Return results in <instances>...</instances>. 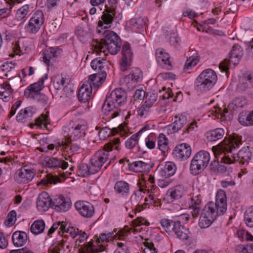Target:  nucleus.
<instances>
[{"label":"nucleus","instance_id":"obj_53","mask_svg":"<svg viewBox=\"0 0 253 253\" xmlns=\"http://www.w3.org/2000/svg\"><path fill=\"white\" fill-rule=\"evenodd\" d=\"M29 6L28 4L24 5L19 8L16 12V17L18 20H22L23 19L29 12Z\"/></svg>","mask_w":253,"mask_h":253},{"label":"nucleus","instance_id":"obj_26","mask_svg":"<svg viewBox=\"0 0 253 253\" xmlns=\"http://www.w3.org/2000/svg\"><path fill=\"white\" fill-rule=\"evenodd\" d=\"M92 92L91 84H84L78 91V97L81 102H85L88 100Z\"/></svg>","mask_w":253,"mask_h":253},{"label":"nucleus","instance_id":"obj_61","mask_svg":"<svg viewBox=\"0 0 253 253\" xmlns=\"http://www.w3.org/2000/svg\"><path fill=\"white\" fill-rule=\"evenodd\" d=\"M118 248L114 253H129L127 246L123 242H117Z\"/></svg>","mask_w":253,"mask_h":253},{"label":"nucleus","instance_id":"obj_59","mask_svg":"<svg viewBox=\"0 0 253 253\" xmlns=\"http://www.w3.org/2000/svg\"><path fill=\"white\" fill-rule=\"evenodd\" d=\"M56 177L54 176H51L48 179H42L40 183L42 185H46L48 183H54L56 184L57 182H61L62 180L60 178L58 177L57 175H55Z\"/></svg>","mask_w":253,"mask_h":253},{"label":"nucleus","instance_id":"obj_14","mask_svg":"<svg viewBox=\"0 0 253 253\" xmlns=\"http://www.w3.org/2000/svg\"><path fill=\"white\" fill-rule=\"evenodd\" d=\"M187 123V118L183 114H178L174 116L173 122L165 128L169 134H173L178 132Z\"/></svg>","mask_w":253,"mask_h":253},{"label":"nucleus","instance_id":"obj_56","mask_svg":"<svg viewBox=\"0 0 253 253\" xmlns=\"http://www.w3.org/2000/svg\"><path fill=\"white\" fill-rule=\"evenodd\" d=\"M35 121L37 126H40L43 125L45 127H46L47 125L49 123L48 116L46 114H42L35 120Z\"/></svg>","mask_w":253,"mask_h":253},{"label":"nucleus","instance_id":"obj_29","mask_svg":"<svg viewBox=\"0 0 253 253\" xmlns=\"http://www.w3.org/2000/svg\"><path fill=\"white\" fill-rule=\"evenodd\" d=\"M206 214V216L215 220L219 214V211L216 208L215 204L213 202H209L204 207L202 211V214Z\"/></svg>","mask_w":253,"mask_h":253},{"label":"nucleus","instance_id":"obj_12","mask_svg":"<svg viewBox=\"0 0 253 253\" xmlns=\"http://www.w3.org/2000/svg\"><path fill=\"white\" fill-rule=\"evenodd\" d=\"M36 174L35 170L28 166H24L16 170L14 178L18 183H28L32 181Z\"/></svg>","mask_w":253,"mask_h":253},{"label":"nucleus","instance_id":"obj_33","mask_svg":"<svg viewBox=\"0 0 253 253\" xmlns=\"http://www.w3.org/2000/svg\"><path fill=\"white\" fill-rule=\"evenodd\" d=\"M173 233L176 235L177 238L182 241L187 240L190 235L189 229L182 225L180 221L175 227Z\"/></svg>","mask_w":253,"mask_h":253},{"label":"nucleus","instance_id":"obj_9","mask_svg":"<svg viewBox=\"0 0 253 253\" xmlns=\"http://www.w3.org/2000/svg\"><path fill=\"white\" fill-rule=\"evenodd\" d=\"M44 21V15L41 10L37 11L30 18L29 22L25 27L26 32L30 34L37 33Z\"/></svg>","mask_w":253,"mask_h":253},{"label":"nucleus","instance_id":"obj_23","mask_svg":"<svg viewBox=\"0 0 253 253\" xmlns=\"http://www.w3.org/2000/svg\"><path fill=\"white\" fill-rule=\"evenodd\" d=\"M227 200L225 192L222 190H218L216 195L214 204L219 211V214H223L227 210Z\"/></svg>","mask_w":253,"mask_h":253},{"label":"nucleus","instance_id":"obj_19","mask_svg":"<svg viewBox=\"0 0 253 253\" xmlns=\"http://www.w3.org/2000/svg\"><path fill=\"white\" fill-rule=\"evenodd\" d=\"M122 53L121 69L122 71H125L127 70L131 65L132 60L133 53L128 43H126L123 45Z\"/></svg>","mask_w":253,"mask_h":253},{"label":"nucleus","instance_id":"obj_30","mask_svg":"<svg viewBox=\"0 0 253 253\" xmlns=\"http://www.w3.org/2000/svg\"><path fill=\"white\" fill-rule=\"evenodd\" d=\"M12 240L15 247H22L28 241L27 235L25 232L17 231L12 234Z\"/></svg>","mask_w":253,"mask_h":253},{"label":"nucleus","instance_id":"obj_25","mask_svg":"<svg viewBox=\"0 0 253 253\" xmlns=\"http://www.w3.org/2000/svg\"><path fill=\"white\" fill-rule=\"evenodd\" d=\"M115 192L121 197H127L130 192V185L126 181L119 180L114 186Z\"/></svg>","mask_w":253,"mask_h":253},{"label":"nucleus","instance_id":"obj_42","mask_svg":"<svg viewBox=\"0 0 253 253\" xmlns=\"http://www.w3.org/2000/svg\"><path fill=\"white\" fill-rule=\"evenodd\" d=\"M158 148L163 153L165 154L169 149L168 139L163 133H160L158 138Z\"/></svg>","mask_w":253,"mask_h":253},{"label":"nucleus","instance_id":"obj_15","mask_svg":"<svg viewBox=\"0 0 253 253\" xmlns=\"http://www.w3.org/2000/svg\"><path fill=\"white\" fill-rule=\"evenodd\" d=\"M144 194L140 188L134 191L130 197V202L131 204L135 205V211L138 212L146 208V202L148 200L147 198H144Z\"/></svg>","mask_w":253,"mask_h":253},{"label":"nucleus","instance_id":"obj_48","mask_svg":"<svg viewBox=\"0 0 253 253\" xmlns=\"http://www.w3.org/2000/svg\"><path fill=\"white\" fill-rule=\"evenodd\" d=\"M199 62V59L197 56H191L189 57L185 63L183 70L188 71L195 67Z\"/></svg>","mask_w":253,"mask_h":253},{"label":"nucleus","instance_id":"obj_8","mask_svg":"<svg viewBox=\"0 0 253 253\" xmlns=\"http://www.w3.org/2000/svg\"><path fill=\"white\" fill-rule=\"evenodd\" d=\"M101 19L98 21L97 28V30L99 33L102 32L101 30L107 29L111 27V25L115 16L116 7L109 6L108 4H106Z\"/></svg>","mask_w":253,"mask_h":253},{"label":"nucleus","instance_id":"obj_31","mask_svg":"<svg viewBox=\"0 0 253 253\" xmlns=\"http://www.w3.org/2000/svg\"><path fill=\"white\" fill-rule=\"evenodd\" d=\"M186 192V189L183 186L178 185L170 188L168 191V194L171 199L177 200L184 195Z\"/></svg>","mask_w":253,"mask_h":253},{"label":"nucleus","instance_id":"obj_6","mask_svg":"<svg viewBox=\"0 0 253 253\" xmlns=\"http://www.w3.org/2000/svg\"><path fill=\"white\" fill-rule=\"evenodd\" d=\"M217 77L215 71L211 69L204 70L195 81L196 89L200 92L210 90L216 84Z\"/></svg>","mask_w":253,"mask_h":253},{"label":"nucleus","instance_id":"obj_63","mask_svg":"<svg viewBox=\"0 0 253 253\" xmlns=\"http://www.w3.org/2000/svg\"><path fill=\"white\" fill-rule=\"evenodd\" d=\"M66 79L64 78H57L53 81V85L57 90L61 89L65 84Z\"/></svg>","mask_w":253,"mask_h":253},{"label":"nucleus","instance_id":"obj_2","mask_svg":"<svg viewBox=\"0 0 253 253\" xmlns=\"http://www.w3.org/2000/svg\"><path fill=\"white\" fill-rule=\"evenodd\" d=\"M120 149L119 138L110 140L104 145V148L98 150L92 156L90 162L93 165L97 172L104 165H105L104 169H106L107 167L116 160V154L113 152V151L114 150L119 151Z\"/></svg>","mask_w":253,"mask_h":253},{"label":"nucleus","instance_id":"obj_3","mask_svg":"<svg viewBox=\"0 0 253 253\" xmlns=\"http://www.w3.org/2000/svg\"><path fill=\"white\" fill-rule=\"evenodd\" d=\"M126 93L124 90L122 88L115 89L107 96L102 106V111L111 118L118 116L121 108L126 104Z\"/></svg>","mask_w":253,"mask_h":253},{"label":"nucleus","instance_id":"obj_62","mask_svg":"<svg viewBox=\"0 0 253 253\" xmlns=\"http://www.w3.org/2000/svg\"><path fill=\"white\" fill-rule=\"evenodd\" d=\"M34 100H36L38 102L43 106L46 105L48 102V98L47 96L43 94H42L41 93L39 94L38 96H37Z\"/></svg>","mask_w":253,"mask_h":253},{"label":"nucleus","instance_id":"obj_36","mask_svg":"<svg viewBox=\"0 0 253 253\" xmlns=\"http://www.w3.org/2000/svg\"><path fill=\"white\" fill-rule=\"evenodd\" d=\"M224 130L223 128H217L210 130L206 132V136L210 141H215L223 137L224 135Z\"/></svg>","mask_w":253,"mask_h":253},{"label":"nucleus","instance_id":"obj_41","mask_svg":"<svg viewBox=\"0 0 253 253\" xmlns=\"http://www.w3.org/2000/svg\"><path fill=\"white\" fill-rule=\"evenodd\" d=\"M142 76V73L141 70L138 68H135L129 75L126 76L125 81L126 82L127 80L131 79L132 83H138Z\"/></svg>","mask_w":253,"mask_h":253},{"label":"nucleus","instance_id":"obj_27","mask_svg":"<svg viewBox=\"0 0 253 253\" xmlns=\"http://www.w3.org/2000/svg\"><path fill=\"white\" fill-rule=\"evenodd\" d=\"M108 62L104 58L100 57L94 59L90 63L92 69L96 71L97 73H103L106 72L107 68Z\"/></svg>","mask_w":253,"mask_h":253},{"label":"nucleus","instance_id":"obj_35","mask_svg":"<svg viewBox=\"0 0 253 253\" xmlns=\"http://www.w3.org/2000/svg\"><path fill=\"white\" fill-rule=\"evenodd\" d=\"M106 73H96L90 75L89 77L90 82L88 84H91L95 86H100L106 78Z\"/></svg>","mask_w":253,"mask_h":253},{"label":"nucleus","instance_id":"obj_43","mask_svg":"<svg viewBox=\"0 0 253 253\" xmlns=\"http://www.w3.org/2000/svg\"><path fill=\"white\" fill-rule=\"evenodd\" d=\"M45 228V223L43 220L35 221L31 225V232L35 235L43 232Z\"/></svg>","mask_w":253,"mask_h":253},{"label":"nucleus","instance_id":"obj_60","mask_svg":"<svg viewBox=\"0 0 253 253\" xmlns=\"http://www.w3.org/2000/svg\"><path fill=\"white\" fill-rule=\"evenodd\" d=\"M132 225L133 227L139 226L142 225L149 226L150 223L146 219L142 217H138L133 221Z\"/></svg>","mask_w":253,"mask_h":253},{"label":"nucleus","instance_id":"obj_49","mask_svg":"<svg viewBox=\"0 0 253 253\" xmlns=\"http://www.w3.org/2000/svg\"><path fill=\"white\" fill-rule=\"evenodd\" d=\"M244 221L248 226L253 227V206L249 207L246 211L244 214Z\"/></svg>","mask_w":253,"mask_h":253},{"label":"nucleus","instance_id":"obj_21","mask_svg":"<svg viewBox=\"0 0 253 253\" xmlns=\"http://www.w3.org/2000/svg\"><path fill=\"white\" fill-rule=\"evenodd\" d=\"M52 200L48 193L42 192L39 195L37 200V208L40 211H46L52 208Z\"/></svg>","mask_w":253,"mask_h":253},{"label":"nucleus","instance_id":"obj_40","mask_svg":"<svg viewBox=\"0 0 253 253\" xmlns=\"http://www.w3.org/2000/svg\"><path fill=\"white\" fill-rule=\"evenodd\" d=\"M32 107H27L24 110H21L16 116L18 121L25 122L29 120L34 114Z\"/></svg>","mask_w":253,"mask_h":253},{"label":"nucleus","instance_id":"obj_16","mask_svg":"<svg viewBox=\"0 0 253 253\" xmlns=\"http://www.w3.org/2000/svg\"><path fill=\"white\" fill-rule=\"evenodd\" d=\"M74 206L79 214L84 218H90L94 214V207L88 202L78 201L75 203Z\"/></svg>","mask_w":253,"mask_h":253},{"label":"nucleus","instance_id":"obj_10","mask_svg":"<svg viewBox=\"0 0 253 253\" xmlns=\"http://www.w3.org/2000/svg\"><path fill=\"white\" fill-rule=\"evenodd\" d=\"M242 55L240 48L238 45H233L229 54V58L225 59L220 63L219 68L223 71L227 72L229 69L230 65L233 64L236 66L239 64Z\"/></svg>","mask_w":253,"mask_h":253},{"label":"nucleus","instance_id":"obj_5","mask_svg":"<svg viewBox=\"0 0 253 253\" xmlns=\"http://www.w3.org/2000/svg\"><path fill=\"white\" fill-rule=\"evenodd\" d=\"M104 40L100 42H96L92 46L94 51L99 54V52L105 53L106 51L111 54H117L121 49V39L118 35L113 31L104 32Z\"/></svg>","mask_w":253,"mask_h":253},{"label":"nucleus","instance_id":"obj_52","mask_svg":"<svg viewBox=\"0 0 253 253\" xmlns=\"http://www.w3.org/2000/svg\"><path fill=\"white\" fill-rule=\"evenodd\" d=\"M190 206L191 207H202V196L200 194L193 193L192 194Z\"/></svg>","mask_w":253,"mask_h":253},{"label":"nucleus","instance_id":"obj_47","mask_svg":"<svg viewBox=\"0 0 253 253\" xmlns=\"http://www.w3.org/2000/svg\"><path fill=\"white\" fill-rule=\"evenodd\" d=\"M239 122L242 126H253V120H252L250 112L247 115L243 113H240L239 116Z\"/></svg>","mask_w":253,"mask_h":253},{"label":"nucleus","instance_id":"obj_50","mask_svg":"<svg viewBox=\"0 0 253 253\" xmlns=\"http://www.w3.org/2000/svg\"><path fill=\"white\" fill-rule=\"evenodd\" d=\"M157 191V188H154L153 185H152L151 189H148V193H149L148 197L151 204L158 206L161 204V201L158 198V196L156 194Z\"/></svg>","mask_w":253,"mask_h":253},{"label":"nucleus","instance_id":"obj_28","mask_svg":"<svg viewBox=\"0 0 253 253\" xmlns=\"http://www.w3.org/2000/svg\"><path fill=\"white\" fill-rule=\"evenodd\" d=\"M150 125L146 124L145 126H143L136 133L132 135L131 137L128 138L126 142V147L127 149L133 148L138 142V137L143 132L149 130L150 128Z\"/></svg>","mask_w":253,"mask_h":253},{"label":"nucleus","instance_id":"obj_37","mask_svg":"<svg viewBox=\"0 0 253 253\" xmlns=\"http://www.w3.org/2000/svg\"><path fill=\"white\" fill-rule=\"evenodd\" d=\"M12 92L11 86L7 82L0 84V99L4 101H8Z\"/></svg>","mask_w":253,"mask_h":253},{"label":"nucleus","instance_id":"obj_39","mask_svg":"<svg viewBox=\"0 0 253 253\" xmlns=\"http://www.w3.org/2000/svg\"><path fill=\"white\" fill-rule=\"evenodd\" d=\"M147 19L143 17H137L131 19L129 24L133 30L143 29L146 24Z\"/></svg>","mask_w":253,"mask_h":253},{"label":"nucleus","instance_id":"obj_58","mask_svg":"<svg viewBox=\"0 0 253 253\" xmlns=\"http://www.w3.org/2000/svg\"><path fill=\"white\" fill-rule=\"evenodd\" d=\"M150 107L144 103L137 110L138 115L142 118L145 117L150 112Z\"/></svg>","mask_w":253,"mask_h":253},{"label":"nucleus","instance_id":"obj_20","mask_svg":"<svg viewBox=\"0 0 253 253\" xmlns=\"http://www.w3.org/2000/svg\"><path fill=\"white\" fill-rule=\"evenodd\" d=\"M253 74L248 73H244L240 76L237 86V91L243 93L251 89L253 86Z\"/></svg>","mask_w":253,"mask_h":253},{"label":"nucleus","instance_id":"obj_17","mask_svg":"<svg viewBox=\"0 0 253 253\" xmlns=\"http://www.w3.org/2000/svg\"><path fill=\"white\" fill-rule=\"evenodd\" d=\"M156 59L159 65L166 70H171L173 67L169 55L163 48L156 50Z\"/></svg>","mask_w":253,"mask_h":253},{"label":"nucleus","instance_id":"obj_1","mask_svg":"<svg viewBox=\"0 0 253 253\" xmlns=\"http://www.w3.org/2000/svg\"><path fill=\"white\" fill-rule=\"evenodd\" d=\"M241 137L237 135L225 138L219 147L218 152L223 156L221 158L225 164H230L235 161L241 165H247L252 157V154L249 147L242 148L238 153L237 156L232 154V151L238 148L241 144Z\"/></svg>","mask_w":253,"mask_h":253},{"label":"nucleus","instance_id":"obj_55","mask_svg":"<svg viewBox=\"0 0 253 253\" xmlns=\"http://www.w3.org/2000/svg\"><path fill=\"white\" fill-rule=\"evenodd\" d=\"M66 242L64 240L59 241L56 245L52 246L49 250L50 253H60V250L66 245L69 248V245H66Z\"/></svg>","mask_w":253,"mask_h":253},{"label":"nucleus","instance_id":"obj_46","mask_svg":"<svg viewBox=\"0 0 253 253\" xmlns=\"http://www.w3.org/2000/svg\"><path fill=\"white\" fill-rule=\"evenodd\" d=\"M65 139L66 149H69L71 152H76L81 149L80 141H72L67 138H65Z\"/></svg>","mask_w":253,"mask_h":253},{"label":"nucleus","instance_id":"obj_11","mask_svg":"<svg viewBox=\"0 0 253 253\" xmlns=\"http://www.w3.org/2000/svg\"><path fill=\"white\" fill-rule=\"evenodd\" d=\"M131 228H129L128 227H125L124 229L119 230L117 232V229L114 230L113 232H110L108 233L101 234L99 236V238H97L96 242L97 243H107L110 240L113 239L124 240L127 236V234L129 233Z\"/></svg>","mask_w":253,"mask_h":253},{"label":"nucleus","instance_id":"obj_44","mask_svg":"<svg viewBox=\"0 0 253 253\" xmlns=\"http://www.w3.org/2000/svg\"><path fill=\"white\" fill-rule=\"evenodd\" d=\"M56 56V49L54 48H50L46 49L42 53L43 61L47 66H49L50 60Z\"/></svg>","mask_w":253,"mask_h":253},{"label":"nucleus","instance_id":"obj_38","mask_svg":"<svg viewBox=\"0 0 253 253\" xmlns=\"http://www.w3.org/2000/svg\"><path fill=\"white\" fill-rule=\"evenodd\" d=\"M179 221H174L170 219L163 218L160 220V224L164 230L169 234L173 233L175 227Z\"/></svg>","mask_w":253,"mask_h":253},{"label":"nucleus","instance_id":"obj_24","mask_svg":"<svg viewBox=\"0 0 253 253\" xmlns=\"http://www.w3.org/2000/svg\"><path fill=\"white\" fill-rule=\"evenodd\" d=\"M45 165L48 168L53 169H65L67 168L68 164L63 159L52 157L45 159Z\"/></svg>","mask_w":253,"mask_h":253},{"label":"nucleus","instance_id":"obj_54","mask_svg":"<svg viewBox=\"0 0 253 253\" xmlns=\"http://www.w3.org/2000/svg\"><path fill=\"white\" fill-rule=\"evenodd\" d=\"M158 94L156 93H152L150 94H148L146 96V100L144 103L151 108L156 102Z\"/></svg>","mask_w":253,"mask_h":253},{"label":"nucleus","instance_id":"obj_18","mask_svg":"<svg viewBox=\"0 0 253 253\" xmlns=\"http://www.w3.org/2000/svg\"><path fill=\"white\" fill-rule=\"evenodd\" d=\"M71 200L62 195L55 197L52 200V208L58 212H66L71 208Z\"/></svg>","mask_w":253,"mask_h":253},{"label":"nucleus","instance_id":"obj_45","mask_svg":"<svg viewBox=\"0 0 253 253\" xmlns=\"http://www.w3.org/2000/svg\"><path fill=\"white\" fill-rule=\"evenodd\" d=\"M228 111L227 109L222 110L221 108L214 107L213 109L211 111L209 116L211 115L214 116L215 118L220 119L221 121H225L227 120L225 113H227Z\"/></svg>","mask_w":253,"mask_h":253},{"label":"nucleus","instance_id":"obj_51","mask_svg":"<svg viewBox=\"0 0 253 253\" xmlns=\"http://www.w3.org/2000/svg\"><path fill=\"white\" fill-rule=\"evenodd\" d=\"M206 214L203 215L201 214V215L199 219V226L201 228H206L209 227L211 223L214 221V219L209 218L208 217L206 216Z\"/></svg>","mask_w":253,"mask_h":253},{"label":"nucleus","instance_id":"obj_7","mask_svg":"<svg viewBox=\"0 0 253 253\" xmlns=\"http://www.w3.org/2000/svg\"><path fill=\"white\" fill-rule=\"evenodd\" d=\"M210 159V155L208 152L203 150L197 152L191 162V173L194 175L201 173L208 166Z\"/></svg>","mask_w":253,"mask_h":253},{"label":"nucleus","instance_id":"obj_22","mask_svg":"<svg viewBox=\"0 0 253 253\" xmlns=\"http://www.w3.org/2000/svg\"><path fill=\"white\" fill-rule=\"evenodd\" d=\"M172 154L179 161L185 160L191 154V147L186 143L181 144L175 147Z\"/></svg>","mask_w":253,"mask_h":253},{"label":"nucleus","instance_id":"obj_64","mask_svg":"<svg viewBox=\"0 0 253 253\" xmlns=\"http://www.w3.org/2000/svg\"><path fill=\"white\" fill-rule=\"evenodd\" d=\"M238 248L242 250L243 253H253V243L248 244L246 247L240 245Z\"/></svg>","mask_w":253,"mask_h":253},{"label":"nucleus","instance_id":"obj_34","mask_svg":"<svg viewBox=\"0 0 253 253\" xmlns=\"http://www.w3.org/2000/svg\"><path fill=\"white\" fill-rule=\"evenodd\" d=\"M97 172L92 164L88 165L86 164H81L79 166L78 175L83 177L89 176Z\"/></svg>","mask_w":253,"mask_h":253},{"label":"nucleus","instance_id":"obj_32","mask_svg":"<svg viewBox=\"0 0 253 253\" xmlns=\"http://www.w3.org/2000/svg\"><path fill=\"white\" fill-rule=\"evenodd\" d=\"M176 170V167L174 163L167 162L164 168L160 170L159 173L163 178H167L172 176L175 173Z\"/></svg>","mask_w":253,"mask_h":253},{"label":"nucleus","instance_id":"obj_13","mask_svg":"<svg viewBox=\"0 0 253 253\" xmlns=\"http://www.w3.org/2000/svg\"><path fill=\"white\" fill-rule=\"evenodd\" d=\"M47 78V75L41 78L40 80L29 85L24 91V96L27 98L34 99L40 94V91L43 88V83L45 79Z\"/></svg>","mask_w":253,"mask_h":253},{"label":"nucleus","instance_id":"obj_4","mask_svg":"<svg viewBox=\"0 0 253 253\" xmlns=\"http://www.w3.org/2000/svg\"><path fill=\"white\" fill-rule=\"evenodd\" d=\"M87 122L82 118H74L63 127L65 138L72 141H80L84 137L87 130Z\"/></svg>","mask_w":253,"mask_h":253},{"label":"nucleus","instance_id":"obj_57","mask_svg":"<svg viewBox=\"0 0 253 253\" xmlns=\"http://www.w3.org/2000/svg\"><path fill=\"white\" fill-rule=\"evenodd\" d=\"M16 212L12 210L8 214L5 220L6 224L8 226H12L15 222L16 219Z\"/></svg>","mask_w":253,"mask_h":253}]
</instances>
